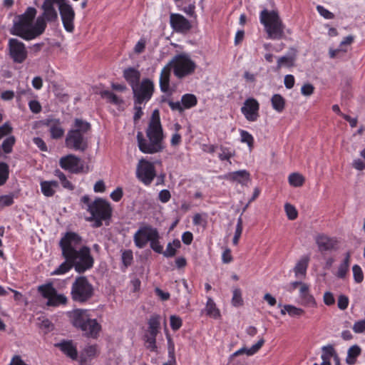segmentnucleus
Wrapping results in <instances>:
<instances>
[{
	"mask_svg": "<svg viewBox=\"0 0 365 365\" xmlns=\"http://www.w3.org/2000/svg\"><path fill=\"white\" fill-rule=\"evenodd\" d=\"M145 140L142 133L137 134V141L139 150L145 154H154L161 152L165 146L163 145L164 135L160 122V112L155 109L153 110L148 128Z\"/></svg>",
	"mask_w": 365,
	"mask_h": 365,
	"instance_id": "nucleus-2",
	"label": "nucleus"
},
{
	"mask_svg": "<svg viewBox=\"0 0 365 365\" xmlns=\"http://www.w3.org/2000/svg\"><path fill=\"white\" fill-rule=\"evenodd\" d=\"M65 259L71 261L75 270L78 273L90 269L94 263V259L91 255V249L86 246L81 247L74 254Z\"/></svg>",
	"mask_w": 365,
	"mask_h": 365,
	"instance_id": "nucleus-8",
	"label": "nucleus"
},
{
	"mask_svg": "<svg viewBox=\"0 0 365 365\" xmlns=\"http://www.w3.org/2000/svg\"><path fill=\"white\" fill-rule=\"evenodd\" d=\"M81 331L86 337L96 339L101 331V325L96 319L90 317Z\"/></svg>",
	"mask_w": 365,
	"mask_h": 365,
	"instance_id": "nucleus-23",
	"label": "nucleus"
},
{
	"mask_svg": "<svg viewBox=\"0 0 365 365\" xmlns=\"http://www.w3.org/2000/svg\"><path fill=\"white\" fill-rule=\"evenodd\" d=\"M148 328L146 334L157 336L160 328V317L154 314L148 320Z\"/></svg>",
	"mask_w": 365,
	"mask_h": 365,
	"instance_id": "nucleus-30",
	"label": "nucleus"
},
{
	"mask_svg": "<svg viewBox=\"0 0 365 365\" xmlns=\"http://www.w3.org/2000/svg\"><path fill=\"white\" fill-rule=\"evenodd\" d=\"M87 210L91 216L86 220L93 222L95 227H101L103 221H109L113 211L110 204L102 198H97L89 204Z\"/></svg>",
	"mask_w": 365,
	"mask_h": 365,
	"instance_id": "nucleus-7",
	"label": "nucleus"
},
{
	"mask_svg": "<svg viewBox=\"0 0 365 365\" xmlns=\"http://www.w3.org/2000/svg\"><path fill=\"white\" fill-rule=\"evenodd\" d=\"M29 107L31 111L34 113H38L41 110V106L40 103L36 100L29 101Z\"/></svg>",
	"mask_w": 365,
	"mask_h": 365,
	"instance_id": "nucleus-62",
	"label": "nucleus"
},
{
	"mask_svg": "<svg viewBox=\"0 0 365 365\" xmlns=\"http://www.w3.org/2000/svg\"><path fill=\"white\" fill-rule=\"evenodd\" d=\"M60 166L72 173L83 172L84 166L81 159L74 155L69 154L60 158Z\"/></svg>",
	"mask_w": 365,
	"mask_h": 365,
	"instance_id": "nucleus-15",
	"label": "nucleus"
},
{
	"mask_svg": "<svg viewBox=\"0 0 365 365\" xmlns=\"http://www.w3.org/2000/svg\"><path fill=\"white\" fill-rule=\"evenodd\" d=\"M97 349L96 346H88L86 347L81 355V363L87 361V359H91L96 355Z\"/></svg>",
	"mask_w": 365,
	"mask_h": 365,
	"instance_id": "nucleus-40",
	"label": "nucleus"
},
{
	"mask_svg": "<svg viewBox=\"0 0 365 365\" xmlns=\"http://www.w3.org/2000/svg\"><path fill=\"white\" fill-rule=\"evenodd\" d=\"M288 181L290 185L293 187H300L304 182V178L298 173H294L289 175Z\"/></svg>",
	"mask_w": 365,
	"mask_h": 365,
	"instance_id": "nucleus-39",
	"label": "nucleus"
},
{
	"mask_svg": "<svg viewBox=\"0 0 365 365\" xmlns=\"http://www.w3.org/2000/svg\"><path fill=\"white\" fill-rule=\"evenodd\" d=\"M170 24L177 33L185 34L191 29V24L185 16L180 14H170Z\"/></svg>",
	"mask_w": 365,
	"mask_h": 365,
	"instance_id": "nucleus-18",
	"label": "nucleus"
},
{
	"mask_svg": "<svg viewBox=\"0 0 365 365\" xmlns=\"http://www.w3.org/2000/svg\"><path fill=\"white\" fill-rule=\"evenodd\" d=\"M146 40L141 38L135 44L134 47V52L137 54L143 53L145 48Z\"/></svg>",
	"mask_w": 365,
	"mask_h": 365,
	"instance_id": "nucleus-59",
	"label": "nucleus"
},
{
	"mask_svg": "<svg viewBox=\"0 0 365 365\" xmlns=\"http://www.w3.org/2000/svg\"><path fill=\"white\" fill-rule=\"evenodd\" d=\"M144 340L145 341L147 349L151 351H157L156 336L145 334L144 336Z\"/></svg>",
	"mask_w": 365,
	"mask_h": 365,
	"instance_id": "nucleus-43",
	"label": "nucleus"
},
{
	"mask_svg": "<svg viewBox=\"0 0 365 365\" xmlns=\"http://www.w3.org/2000/svg\"><path fill=\"white\" fill-rule=\"evenodd\" d=\"M299 297L304 306L315 307L317 305L316 300L310 294L309 287L307 284H302V287L299 288Z\"/></svg>",
	"mask_w": 365,
	"mask_h": 365,
	"instance_id": "nucleus-25",
	"label": "nucleus"
},
{
	"mask_svg": "<svg viewBox=\"0 0 365 365\" xmlns=\"http://www.w3.org/2000/svg\"><path fill=\"white\" fill-rule=\"evenodd\" d=\"M220 149L218 157L220 160H229L234 155V151L230 148L220 146Z\"/></svg>",
	"mask_w": 365,
	"mask_h": 365,
	"instance_id": "nucleus-47",
	"label": "nucleus"
},
{
	"mask_svg": "<svg viewBox=\"0 0 365 365\" xmlns=\"http://www.w3.org/2000/svg\"><path fill=\"white\" fill-rule=\"evenodd\" d=\"M349 302V298L346 296L344 294L340 295L337 302V306L339 309L341 310L346 309L348 307Z\"/></svg>",
	"mask_w": 365,
	"mask_h": 365,
	"instance_id": "nucleus-57",
	"label": "nucleus"
},
{
	"mask_svg": "<svg viewBox=\"0 0 365 365\" xmlns=\"http://www.w3.org/2000/svg\"><path fill=\"white\" fill-rule=\"evenodd\" d=\"M43 125L48 128L53 139H59L64 135V129L59 119L48 118L43 120Z\"/></svg>",
	"mask_w": 365,
	"mask_h": 365,
	"instance_id": "nucleus-20",
	"label": "nucleus"
},
{
	"mask_svg": "<svg viewBox=\"0 0 365 365\" xmlns=\"http://www.w3.org/2000/svg\"><path fill=\"white\" fill-rule=\"evenodd\" d=\"M314 87L311 83H305L301 88V93L303 96H309L314 93Z\"/></svg>",
	"mask_w": 365,
	"mask_h": 365,
	"instance_id": "nucleus-61",
	"label": "nucleus"
},
{
	"mask_svg": "<svg viewBox=\"0 0 365 365\" xmlns=\"http://www.w3.org/2000/svg\"><path fill=\"white\" fill-rule=\"evenodd\" d=\"M227 178L245 185L250 181V173L245 170H241L228 173Z\"/></svg>",
	"mask_w": 365,
	"mask_h": 365,
	"instance_id": "nucleus-28",
	"label": "nucleus"
},
{
	"mask_svg": "<svg viewBox=\"0 0 365 365\" xmlns=\"http://www.w3.org/2000/svg\"><path fill=\"white\" fill-rule=\"evenodd\" d=\"M36 13L34 7L29 6L24 13L16 16L10 29V34L28 41L43 34L46 30V25L41 19L37 18L34 21Z\"/></svg>",
	"mask_w": 365,
	"mask_h": 365,
	"instance_id": "nucleus-1",
	"label": "nucleus"
},
{
	"mask_svg": "<svg viewBox=\"0 0 365 365\" xmlns=\"http://www.w3.org/2000/svg\"><path fill=\"white\" fill-rule=\"evenodd\" d=\"M136 103L141 104L148 101L153 93L154 86L149 79H144L140 84H137L132 88Z\"/></svg>",
	"mask_w": 365,
	"mask_h": 365,
	"instance_id": "nucleus-13",
	"label": "nucleus"
},
{
	"mask_svg": "<svg viewBox=\"0 0 365 365\" xmlns=\"http://www.w3.org/2000/svg\"><path fill=\"white\" fill-rule=\"evenodd\" d=\"M12 127L8 122L0 126V139L10 134L12 132Z\"/></svg>",
	"mask_w": 365,
	"mask_h": 365,
	"instance_id": "nucleus-58",
	"label": "nucleus"
},
{
	"mask_svg": "<svg viewBox=\"0 0 365 365\" xmlns=\"http://www.w3.org/2000/svg\"><path fill=\"white\" fill-rule=\"evenodd\" d=\"M16 138L14 135L7 137L2 143L1 148L4 152L6 154L12 152V148L15 144Z\"/></svg>",
	"mask_w": 365,
	"mask_h": 365,
	"instance_id": "nucleus-42",
	"label": "nucleus"
},
{
	"mask_svg": "<svg viewBox=\"0 0 365 365\" xmlns=\"http://www.w3.org/2000/svg\"><path fill=\"white\" fill-rule=\"evenodd\" d=\"M271 103L273 109L278 113H282L285 108V99L279 94H274Z\"/></svg>",
	"mask_w": 365,
	"mask_h": 365,
	"instance_id": "nucleus-34",
	"label": "nucleus"
},
{
	"mask_svg": "<svg viewBox=\"0 0 365 365\" xmlns=\"http://www.w3.org/2000/svg\"><path fill=\"white\" fill-rule=\"evenodd\" d=\"M241 142L247 143L250 150H252L254 144V138L252 135L247 130H240Z\"/></svg>",
	"mask_w": 365,
	"mask_h": 365,
	"instance_id": "nucleus-45",
	"label": "nucleus"
},
{
	"mask_svg": "<svg viewBox=\"0 0 365 365\" xmlns=\"http://www.w3.org/2000/svg\"><path fill=\"white\" fill-rule=\"evenodd\" d=\"M68 314L73 326L80 330L82 329L91 317V314L87 309H76L68 312Z\"/></svg>",
	"mask_w": 365,
	"mask_h": 365,
	"instance_id": "nucleus-19",
	"label": "nucleus"
},
{
	"mask_svg": "<svg viewBox=\"0 0 365 365\" xmlns=\"http://www.w3.org/2000/svg\"><path fill=\"white\" fill-rule=\"evenodd\" d=\"M317 11L322 16L326 19H333L334 18V14L324 8L323 6L318 5L317 6Z\"/></svg>",
	"mask_w": 365,
	"mask_h": 365,
	"instance_id": "nucleus-53",
	"label": "nucleus"
},
{
	"mask_svg": "<svg viewBox=\"0 0 365 365\" xmlns=\"http://www.w3.org/2000/svg\"><path fill=\"white\" fill-rule=\"evenodd\" d=\"M242 232V219L241 217H240L237 219L235 232V235H234L233 240H232L233 245H238L239 240L241 237Z\"/></svg>",
	"mask_w": 365,
	"mask_h": 365,
	"instance_id": "nucleus-46",
	"label": "nucleus"
},
{
	"mask_svg": "<svg viewBox=\"0 0 365 365\" xmlns=\"http://www.w3.org/2000/svg\"><path fill=\"white\" fill-rule=\"evenodd\" d=\"M295 61V56L290 55H285L281 56L277 60V69L279 70L282 67L289 68L294 66Z\"/></svg>",
	"mask_w": 365,
	"mask_h": 365,
	"instance_id": "nucleus-36",
	"label": "nucleus"
},
{
	"mask_svg": "<svg viewBox=\"0 0 365 365\" xmlns=\"http://www.w3.org/2000/svg\"><path fill=\"white\" fill-rule=\"evenodd\" d=\"M183 110L190 109L195 106L197 103V97L191 93H186L181 98Z\"/></svg>",
	"mask_w": 365,
	"mask_h": 365,
	"instance_id": "nucleus-35",
	"label": "nucleus"
},
{
	"mask_svg": "<svg viewBox=\"0 0 365 365\" xmlns=\"http://www.w3.org/2000/svg\"><path fill=\"white\" fill-rule=\"evenodd\" d=\"M82 244V237L76 232H67L59 242L62 255L66 259L76 252Z\"/></svg>",
	"mask_w": 365,
	"mask_h": 365,
	"instance_id": "nucleus-10",
	"label": "nucleus"
},
{
	"mask_svg": "<svg viewBox=\"0 0 365 365\" xmlns=\"http://www.w3.org/2000/svg\"><path fill=\"white\" fill-rule=\"evenodd\" d=\"M259 22L268 38L279 40L284 37L285 26L277 11L264 9L259 13Z\"/></svg>",
	"mask_w": 365,
	"mask_h": 365,
	"instance_id": "nucleus-5",
	"label": "nucleus"
},
{
	"mask_svg": "<svg viewBox=\"0 0 365 365\" xmlns=\"http://www.w3.org/2000/svg\"><path fill=\"white\" fill-rule=\"evenodd\" d=\"M284 210L289 220H294L297 217L298 212L295 207L289 203L284 205Z\"/></svg>",
	"mask_w": 365,
	"mask_h": 365,
	"instance_id": "nucleus-49",
	"label": "nucleus"
},
{
	"mask_svg": "<svg viewBox=\"0 0 365 365\" xmlns=\"http://www.w3.org/2000/svg\"><path fill=\"white\" fill-rule=\"evenodd\" d=\"M285 309L287 310V314L290 317H299L305 313L303 309L297 307L292 304H285Z\"/></svg>",
	"mask_w": 365,
	"mask_h": 365,
	"instance_id": "nucleus-44",
	"label": "nucleus"
},
{
	"mask_svg": "<svg viewBox=\"0 0 365 365\" xmlns=\"http://www.w3.org/2000/svg\"><path fill=\"white\" fill-rule=\"evenodd\" d=\"M31 89L28 86L26 88H21L20 87H18L16 91V98L21 99L23 96L31 95Z\"/></svg>",
	"mask_w": 365,
	"mask_h": 365,
	"instance_id": "nucleus-64",
	"label": "nucleus"
},
{
	"mask_svg": "<svg viewBox=\"0 0 365 365\" xmlns=\"http://www.w3.org/2000/svg\"><path fill=\"white\" fill-rule=\"evenodd\" d=\"M58 9L65 30L70 33L73 32L74 30L75 11L72 6L68 2L61 4Z\"/></svg>",
	"mask_w": 365,
	"mask_h": 365,
	"instance_id": "nucleus-16",
	"label": "nucleus"
},
{
	"mask_svg": "<svg viewBox=\"0 0 365 365\" xmlns=\"http://www.w3.org/2000/svg\"><path fill=\"white\" fill-rule=\"evenodd\" d=\"M14 203V195H0V208L10 206Z\"/></svg>",
	"mask_w": 365,
	"mask_h": 365,
	"instance_id": "nucleus-52",
	"label": "nucleus"
},
{
	"mask_svg": "<svg viewBox=\"0 0 365 365\" xmlns=\"http://www.w3.org/2000/svg\"><path fill=\"white\" fill-rule=\"evenodd\" d=\"M259 103L254 98L246 99L241 108V112L247 120L250 122L256 121L259 116Z\"/></svg>",
	"mask_w": 365,
	"mask_h": 365,
	"instance_id": "nucleus-17",
	"label": "nucleus"
},
{
	"mask_svg": "<svg viewBox=\"0 0 365 365\" xmlns=\"http://www.w3.org/2000/svg\"><path fill=\"white\" fill-rule=\"evenodd\" d=\"M135 174L137 178L145 185H150L156 176L154 164L141 158L137 164Z\"/></svg>",
	"mask_w": 365,
	"mask_h": 365,
	"instance_id": "nucleus-11",
	"label": "nucleus"
},
{
	"mask_svg": "<svg viewBox=\"0 0 365 365\" xmlns=\"http://www.w3.org/2000/svg\"><path fill=\"white\" fill-rule=\"evenodd\" d=\"M315 242L320 252L331 251L336 248L337 240L324 234H319L315 237Z\"/></svg>",
	"mask_w": 365,
	"mask_h": 365,
	"instance_id": "nucleus-22",
	"label": "nucleus"
},
{
	"mask_svg": "<svg viewBox=\"0 0 365 365\" xmlns=\"http://www.w3.org/2000/svg\"><path fill=\"white\" fill-rule=\"evenodd\" d=\"M207 315L217 319L220 317V310L217 308L215 303L211 297H207L205 309Z\"/></svg>",
	"mask_w": 365,
	"mask_h": 365,
	"instance_id": "nucleus-33",
	"label": "nucleus"
},
{
	"mask_svg": "<svg viewBox=\"0 0 365 365\" xmlns=\"http://www.w3.org/2000/svg\"><path fill=\"white\" fill-rule=\"evenodd\" d=\"M135 245L143 249L150 242V248L157 253H162L163 245L160 242V235L155 227L150 225L140 226L133 235Z\"/></svg>",
	"mask_w": 365,
	"mask_h": 365,
	"instance_id": "nucleus-6",
	"label": "nucleus"
},
{
	"mask_svg": "<svg viewBox=\"0 0 365 365\" xmlns=\"http://www.w3.org/2000/svg\"><path fill=\"white\" fill-rule=\"evenodd\" d=\"M41 9L43 13L37 17L38 19H41L43 23L47 26V22H53L58 19V13L54 7V4L48 1H44Z\"/></svg>",
	"mask_w": 365,
	"mask_h": 365,
	"instance_id": "nucleus-21",
	"label": "nucleus"
},
{
	"mask_svg": "<svg viewBox=\"0 0 365 365\" xmlns=\"http://www.w3.org/2000/svg\"><path fill=\"white\" fill-rule=\"evenodd\" d=\"M73 264L71 261L66 259L65 262L61 263L53 272L52 274H63L68 272L72 267Z\"/></svg>",
	"mask_w": 365,
	"mask_h": 365,
	"instance_id": "nucleus-41",
	"label": "nucleus"
},
{
	"mask_svg": "<svg viewBox=\"0 0 365 365\" xmlns=\"http://www.w3.org/2000/svg\"><path fill=\"white\" fill-rule=\"evenodd\" d=\"M243 300L242 298V292L239 288H236L233 290V294L232 298V304L235 307H240L242 304Z\"/></svg>",
	"mask_w": 365,
	"mask_h": 365,
	"instance_id": "nucleus-50",
	"label": "nucleus"
},
{
	"mask_svg": "<svg viewBox=\"0 0 365 365\" xmlns=\"http://www.w3.org/2000/svg\"><path fill=\"white\" fill-rule=\"evenodd\" d=\"M133 256L131 250H125L122 253V261L125 267L131 264L133 262Z\"/></svg>",
	"mask_w": 365,
	"mask_h": 365,
	"instance_id": "nucleus-54",
	"label": "nucleus"
},
{
	"mask_svg": "<svg viewBox=\"0 0 365 365\" xmlns=\"http://www.w3.org/2000/svg\"><path fill=\"white\" fill-rule=\"evenodd\" d=\"M168 353L169 355L172 358V361L165 363L163 365H175V359H174V344L170 339L168 337Z\"/></svg>",
	"mask_w": 365,
	"mask_h": 365,
	"instance_id": "nucleus-60",
	"label": "nucleus"
},
{
	"mask_svg": "<svg viewBox=\"0 0 365 365\" xmlns=\"http://www.w3.org/2000/svg\"><path fill=\"white\" fill-rule=\"evenodd\" d=\"M8 53L13 62L22 63L28 56V51L24 43L15 38H10L7 45Z\"/></svg>",
	"mask_w": 365,
	"mask_h": 365,
	"instance_id": "nucleus-12",
	"label": "nucleus"
},
{
	"mask_svg": "<svg viewBox=\"0 0 365 365\" xmlns=\"http://www.w3.org/2000/svg\"><path fill=\"white\" fill-rule=\"evenodd\" d=\"M93 294V286L86 277H78L72 284L71 294L72 299L78 302H84L89 299Z\"/></svg>",
	"mask_w": 365,
	"mask_h": 365,
	"instance_id": "nucleus-9",
	"label": "nucleus"
},
{
	"mask_svg": "<svg viewBox=\"0 0 365 365\" xmlns=\"http://www.w3.org/2000/svg\"><path fill=\"white\" fill-rule=\"evenodd\" d=\"M91 124L81 118H76L71 128L68 131L65 145L68 149L83 152L88 146L87 134L91 130Z\"/></svg>",
	"mask_w": 365,
	"mask_h": 365,
	"instance_id": "nucleus-4",
	"label": "nucleus"
},
{
	"mask_svg": "<svg viewBox=\"0 0 365 365\" xmlns=\"http://www.w3.org/2000/svg\"><path fill=\"white\" fill-rule=\"evenodd\" d=\"M352 329L356 334L364 332L365 331V318L364 319L356 321L354 324Z\"/></svg>",
	"mask_w": 365,
	"mask_h": 365,
	"instance_id": "nucleus-55",
	"label": "nucleus"
},
{
	"mask_svg": "<svg viewBox=\"0 0 365 365\" xmlns=\"http://www.w3.org/2000/svg\"><path fill=\"white\" fill-rule=\"evenodd\" d=\"M56 346H58L64 354H66L71 359L76 360L77 359V349L71 341H63L57 344Z\"/></svg>",
	"mask_w": 365,
	"mask_h": 365,
	"instance_id": "nucleus-24",
	"label": "nucleus"
},
{
	"mask_svg": "<svg viewBox=\"0 0 365 365\" xmlns=\"http://www.w3.org/2000/svg\"><path fill=\"white\" fill-rule=\"evenodd\" d=\"M180 242L178 240H174L172 242H169L167 245L166 250L162 252L161 254L166 257H172L176 254L177 249L180 248Z\"/></svg>",
	"mask_w": 365,
	"mask_h": 365,
	"instance_id": "nucleus-38",
	"label": "nucleus"
},
{
	"mask_svg": "<svg viewBox=\"0 0 365 365\" xmlns=\"http://www.w3.org/2000/svg\"><path fill=\"white\" fill-rule=\"evenodd\" d=\"M58 187L56 181H42L41 182V190L42 193L46 197H51L56 192V190Z\"/></svg>",
	"mask_w": 365,
	"mask_h": 365,
	"instance_id": "nucleus-31",
	"label": "nucleus"
},
{
	"mask_svg": "<svg viewBox=\"0 0 365 365\" xmlns=\"http://www.w3.org/2000/svg\"><path fill=\"white\" fill-rule=\"evenodd\" d=\"M309 262L308 255L302 256L294 267V272L296 277H302L306 275L307 269Z\"/></svg>",
	"mask_w": 365,
	"mask_h": 365,
	"instance_id": "nucleus-26",
	"label": "nucleus"
},
{
	"mask_svg": "<svg viewBox=\"0 0 365 365\" xmlns=\"http://www.w3.org/2000/svg\"><path fill=\"white\" fill-rule=\"evenodd\" d=\"M196 65L190 56L185 53L175 56L173 59L161 70L160 75V87L163 92L170 90V76L171 68L175 76L179 78L192 73Z\"/></svg>",
	"mask_w": 365,
	"mask_h": 365,
	"instance_id": "nucleus-3",
	"label": "nucleus"
},
{
	"mask_svg": "<svg viewBox=\"0 0 365 365\" xmlns=\"http://www.w3.org/2000/svg\"><path fill=\"white\" fill-rule=\"evenodd\" d=\"M264 344V340L261 338L258 341L252 345L250 348L242 347L232 354V357L237 356L242 354H245L247 356H252L256 354Z\"/></svg>",
	"mask_w": 365,
	"mask_h": 365,
	"instance_id": "nucleus-27",
	"label": "nucleus"
},
{
	"mask_svg": "<svg viewBox=\"0 0 365 365\" xmlns=\"http://www.w3.org/2000/svg\"><path fill=\"white\" fill-rule=\"evenodd\" d=\"M182 326V319L175 315L170 317V327L173 330L176 331Z\"/></svg>",
	"mask_w": 365,
	"mask_h": 365,
	"instance_id": "nucleus-56",
	"label": "nucleus"
},
{
	"mask_svg": "<svg viewBox=\"0 0 365 365\" xmlns=\"http://www.w3.org/2000/svg\"><path fill=\"white\" fill-rule=\"evenodd\" d=\"M123 76L133 88V86L139 83L140 73L135 68H128L124 71Z\"/></svg>",
	"mask_w": 365,
	"mask_h": 365,
	"instance_id": "nucleus-29",
	"label": "nucleus"
},
{
	"mask_svg": "<svg viewBox=\"0 0 365 365\" xmlns=\"http://www.w3.org/2000/svg\"><path fill=\"white\" fill-rule=\"evenodd\" d=\"M361 349L355 344L349 348L346 362L349 365H353L356 362L357 357L361 354Z\"/></svg>",
	"mask_w": 365,
	"mask_h": 365,
	"instance_id": "nucleus-32",
	"label": "nucleus"
},
{
	"mask_svg": "<svg viewBox=\"0 0 365 365\" xmlns=\"http://www.w3.org/2000/svg\"><path fill=\"white\" fill-rule=\"evenodd\" d=\"M171 197V195L169 190H163L159 192L158 198L163 203L168 202Z\"/></svg>",
	"mask_w": 365,
	"mask_h": 365,
	"instance_id": "nucleus-63",
	"label": "nucleus"
},
{
	"mask_svg": "<svg viewBox=\"0 0 365 365\" xmlns=\"http://www.w3.org/2000/svg\"><path fill=\"white\" fill-rule=\"evenodd\" d=\"M38 290L42 296L48 299L46 303L48 306L58 307L61 304H65L67 302L66 297L58 294L56 290L50 284L40 286Z\"/></svg>",
	"mask_w": 365,
	"mask_h": 365,
	"instance_id": "nucleus-14",
	"label": "nucleus"
},
{
	"mask_svg": "<svg viewBox=\"0 0 365 365\" xmlns=\"http://www.w3.org/2000/svg\"><path fill=\"white\" fill-rule=\"evenodd\" d=\"M9 166L6 163L0 162V185H4L9 178Z\"/></svg>",
	"mask_w": 365,
	"mask_h": 365,
	"instance_id": "nucleus-48",
	"label": "nucleus"
},
{
	"mask_svg": "<svg viewBox=\"0 0 365 365\" xmlns=\"http://www.w3.org/2000/svg\"><path fill=\"white\" fill-rule=\"evenodd\" d=\"M354 279L356 283H361L364 279V273L358 264H354L352 267Z\"/></svg>",
	"mask_w": 365,
	"mask_h": 365,
	"instance_id": "nucleus-51",
	"label": "nucleus"
},
{
	"mask_svg": "<svg viewBox=\"0 0 365 365\" xmlns=\"http://www.w3.org/2000/svg\"><path fill=\"white\" fill-rule=\"evenodd\" d=\"M322 354L321 358L322 359V362L331 365L330 359L331 358H333L335 352L334 346L332 345L324 346L322 348Z\"/></svg>",
	"mask_w": 365,
	"mask_h": 365,
	"instance_id": "nucleus-37",
	"label": "nucleus"
}]
</instances>
